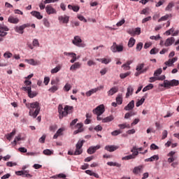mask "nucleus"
Here are the masks:
<instances>
[{"instance_id":"5","label":"nucleus","mask_w":179,"mask_h":179,"mask_svg":"<svg viewBox=\"0 0 179 179\" xmlns=\"http://www.w3.org/2000/svg\"><path fill=\"white\" fill-rule=\"evenodd\" d=\"M110 50L113 52H122L124 51V46L122 45H117V43L114 42L110 47Z\"/></svg>"},{"instance_id":"38","label":"nucleus","mask_w":179,"mask_h":179,"mask_svg":"<svg viewBox=\"0 0 179 179\" xmlns=\"http://www.w3.org/2000/svg\"><path fill=\"white\" fill-rule=\"evenodd\" d=\"M59 87L57 85H53L52 87H50L48 91L50 93H55L57 90H58Z\"/></svg>"},{"instance_id":"24","label":"nucleus","mask_w":179,"mask_h":179,"mask_svg":"<svg viewBox=\"0 0 179 179\" xmlns=\"http://www.w3.org/2000/svg\"><path fill=\"white\" fill-rule=\"evenodd\" d=\"M80 66H82V64H80L79 62H76L70 67V71H76V69H79Z\"/></svg>"},{"instance_id":"29","label":"nucleus","mask_w":179,"mask_h":179,"mask_svg":"<svg viewBox=\"0 0 179 179\" xmlns=\"http://www.w3.org/2000/svg\"><path fill=\"white\" fill-rule=\"evenodd\" d=\"M114 120V117L113 115L108 116L103 119H102V122L106 123V122H111Z\"/></svg>"},{"instance_id":"10","label":"nucleus","mask_w":179,"mask_h":179,"mask_svg":"<svg viewBox=\"0 0 179 179\" xmlns=\"http://www.w3.org/2000/svg\"><path fill=\"white\" fill-rule=\"evenodd\" d=\"M100 148H101V146H100V145H98L96 146H91L87 149V152L88 155H93L94 153H96V150H99V149H100Z\"/></svg>"},{"instance_id":"63","label":"nucleus","mask_w":179,"mask_h":179,"mask_svg":"<svg viewBox=\"0 0 179 179\" xmlns=\"http://www.w3.org/2000/svg\"><path fill=\"white\" fill-rule=\"evenodd\" d=\"M157 149H159V147L157 145H156L155 143L151 144L150 145L151 150H157Z\"/></svg>"},{"instance_id":"43","label":"nucleus","mask_w":179,"mask_h":179,"mask_svg":"<svg viewBox=\"0 0 179 179\" xmlns=\"http://www.w3.org/2000/svg\"><path fill=\"white\" fill-rule=\"evenodd\" d=\"M143 103H145V98L143 97L141 100H138L136 103V107H140V106H142V104H143Z\"/></svg>"},{"instance_id":"3","label":"nucleus","mask_w":179,"mask_h":179,"mask_svg":"<svg viewBox=\"0 0 179 179\" xmlns=\"http://www.w3.org/2000/svg\"><path fill=\"white\" fill-rule=\"evenodd\" d=\"M85 143V141H78L76 145V151L74 152H72V151H69L68 152V155H70L71 156H73V155L75 156H78L79 155H82L83 153V150H82V146H83V143Z\"/></svg>"},{"instance_id":"17","label":"nucleus","mask_w":179,"mask_h":179,"mask_svg":"<svg viewBox=\"0 0 179 179\" xmlns=\"http://www.w3.org/2000/svg\"><path fill=\"white\" fill-rule=\"evenodd\" d=\"M25 62H27V64H29V65H33L34 66H36V65H40L41 62L40 61H36L34 59H25Z\"/></svg>"},{"instance_id":"11","label":"nucleus","mask_w":179,"mask_h":179,"mask_svg":"<svg viewBox=\"0 0 179 179\" xmlns=\"http://www.w3.org/2000/svg\"><path fill=\"white\" fill-rule=\"evenodd\" d=\"M58 20L60 22V23H64V24H68L69 23V16L68 15H60L58 17Z\"/></svg>"},{"instance_id":"53","label":"nucleus","mask_w":179,"mask_h":179,"mask_svg":"<svg viewBox=\"0 0 179 179\" xmlns=\"http://www.w3.org/2000/svg\"><path fill=\"white\" fill-rule=\"evenodd\" d=\"M141 15H149V8H143L141 12Z\"/></svg>"},{"instance_id":"55","label":"nucleus","mask_w":179,"mask_h":179,"mask_svg":"<svg viewBox=\"0 0 179 179\" xmlns=\"http://www.w3.org/2000/svg\"><path fill=\"white\" fill-rule=\"evenodd\" d=\"M166 2V0H159V2H157L155 5L156 8H159V6H162L164 3Z\"/></svg>"},{"instance_id":"42","label":"nucleus","mask_w":179,"mask_h":179,"mask_svg":"<svg viewBox=\"0 0 179 179\" xmlns=\"http://www.w3.org/2000/svg\"><path fill=\"white\" fill-rule=\"evenodd\" d=\"M150 89H153V84H149L148 85L145 86L143 89V92H148V90H150Z\"/></svg>"},{"instance_id":"60","label":"nucleus","mask_w":179,"mask_h":179,"mask_svg":"<svg viewBox=\"0 0 179 179\" xmlns=\"http://www.w3.org/2000/svg\"><path fill=\"white\" fill-rule=\"evenodd\" d=\"M94 131H96V132H99V131H103V127H101L100 124L94 127Z\"/></svg>"},{"instance_id":"41","label":"nucleus","mask_w":179,"mask_h":179,"mask_svg":"<svg viewBox=\"0 0 179 179\" xmlns=\"http://www.w3.org/2000/svg\"><path fill=\"white\" fill-rule=\"evenodd\" d=\"M120 134H122V131H121L120 129L115 130L111 132L112 136H117V135H120Z\"/></svg>"},{"instance_id":"36","label":"nucleus","mask_w":179,"mask_h":179,"mask_svg":"<svg viewBox=\"0 0 179 179\" xmlns=\"http://www.w3.org/2000/svg\"><path fill=\"white\" fill-rule=\"evenodd\" d=\"M131 152H132L133 153L131 156H134V157H136V156L139 155V152H138V148H136V147H134L133 149H131Z\"/></svg>"},{"instance_id":"1","label":"nucleus","mask_w":179,"mask_h":179,"mask_svg":"<svg viewBox=\"0 0 179 179\" xmlns=\"http://www.w3.org/2000/svg\"><path fill=\"white\" fill-rule=\"evenodd\" d=\"M26 107L29 110V115H30V117H33V118H36L37 115L40 114V110H41V107H40V103H38V101L26 103Z\"/></svg>"},{"instance_id":"49","label":"nucleus","mask_w":179,"mask_h":179,"mask_svg":"<svg viewBox=\"0 0 179 179\" xmlns=\"http://www.w3.org/2000/svg\"><path fill=\"white\" fill-rule=\"evenodd\" d=\"M163 72V70L162 69H159L154 73V76L157 77L159 76V75H162V73Z\"/></svg>"},{"instance_id":"31","label":"nucleus","mask_w":179,"mask_h":179,"mask_svg":"<svg viewBox=\"0 0 179 179\" xmlns=\"http://www.w3.org/2000/svg\"><path fill=\"white\" fill-rule=\"evenodd\" d=\"M86 174H88L89 176H92L93 177H95V178H99V174L93 172L90 170L85 171Z\"/></svg>"},{"instance_id":"26","label":"nucleus","mask_w":179,"mask_h":179,"mask_svg":"<svg viewBox=\"0 0 179 179\" xmlns=\"http://www.w3.org/2000/svg\"><path fill=\"white\" fill-rule=\"evenodd\" d=\"M135 43H136V40H135V38H130L128 42V48H132V47H134V45H135Z\"/></svg>"},{"instance_id":"47","label":"nucleus","mask_w":179,"mask_h":179,"mask_svg":"<svg viewBox=\"0 0 179 179\" xmlns=\"http://www.w3.org/2000/svg\"><path fill=\"white\" fill-rule=\"evenodd\" d=\"M52 153H54V152L48 149L43 150V155H45L46 156H51Z\"/></svg>"},{"instance_id":"27","label":"nucleus","mask_w":179,"mask_h":179,"mask_svg":"<svg viewBox=\"0 0 179 179\" xmlns=\"http://www.w3.org/2000/svg\"><path fill=\"white\" fill-rule=\"evenodd\" d=\"M157 160H159V156L157 155H155L150 158L145 159V162H157Z\"/></svg>"},{"instance_id":"45","label":"nucleus","mask_w":179,"mask_h":179,"mask_svg":"<svg viewBox=\"0 0 179 179\" xmlns=\"http://www.w3.org/2000/svg\"><path fill=\"white\" fill-rule=\"evenodd\" d=\"M142 48H143V43L140 42L138 43H137L136 45V51H141L142 50Z\"/></svg>"},{"instance_id":"40","label":"nucleus","mask_w":179,"mask_h":179,"mask_svg":"<svg viewBox=\"0 0 179 179\" xmlns=\"http://www.w3.org/2000/svg\"><path fill=\"white\" fill-rule=\"evenodd\" d=\"M144 66H145V64H139L137 66L136 71H137V72L140 73L143 69Z\"/></svg>"},{"instance_id":"14","label":"nucleus","mask_w":179,"mask_h":179,"mask_svg":"<svg viewBox=\"0 0 179 179\" xmlns=\"http://www.w3.org/2000/svg\"><path fill=\"white\" fill-rule=\"evenodd\" d=\"M134 107L135 101L132 100L124 107V110H125V111H131V110H134Z\"/></svg>"},{"instance_id":"7","label":"nucleus","mask_w":179,"mask_h":179,"mask_svg":"<svg viewBox=\"0 0 179 179\" xmlns=\"http://www.w3.org/2000/svg\"><path fill=\"white\" fill-rule=\"evenodd\" d=\"M103 89H104V86L103 85H101L96 88L92 89L85 93V96H87V97H90L92 94H94V93H96V92H99V90H101Z\"/></svg>"},{"instance_id":"2","label":"nucleus","mask_w":179,"mask_h":179,"mask_svg":"<svg viewBox=\"0 0 179 179\" xmlns=\"http://www.w3.org/2000/svg\"><path fill=\"white\" fill-rule=\"evenodd\" d=\"M72 110H73V106L66 105L64 108L62 105H59L58 113L59 120H62L64 117H66L68 114H71V113H72Z\"/></svg>"},{"instance_id":"13","label":"nucleus","mask_w":179,"mask_h":179,"mask_svg":"<svg viewBox=\"0 0 179 179\" xmlns=\"http://www.w3.org/2000/svg\"><path fill=\"white\" fill-rule=\"evenodd\" d=\"M64 55L66 56H71L73 57V59L70 60V62L71 64H73L78 59V58H76V53L64 52Z\"/></svg>"},{"instance_id":"59","label":"nucleus","mask_w":179,"mask_h":179,"mask_svg":"<svg viewBox=\"0 0 179 179\" xmlns=\"http://www.w3.org/2000/svg\"><path fill=\"white\" fill-rule=\"evenodd\" d=\"M122 68H123L124 71H129L131 69V66L126 64V63L122 66Z\"/></svg>"},{"instance_id":"50","label":"nucleus","mask_w":179,"mask_h":179,"mask_svg":"<svg viewBox=\"0 0 179 179\" xmlns=\"http://www.w3.org/2000/svg\"><path fill=\"white\" fill-rule=\"evenodd\" d=\"M159 52V49L154 48L150 51V54L151 55H155V54H157Z\"/></svg>"},{"instance_id":"64","label":"nucleus","mask_w":179,"mask_h":179,"mask_svg":"<svg viewBox=\"0 0 179 179\" xmlns=\"http://www.w3.org/2000/svg\"><path fill=\"white\" fill-rule=\"evenodd\" d=\"M168 134H169V132L166 130H164L162 132V139H166L167 138Z\"/></svg>"},{"instance_id":"46","label":"nucleus","mask_w":179,"mask_h":179,"mask_svg":"<svg viewBox=\"0 0 179 179\" xmlns=\"http://www.w3.org/2000/svg\"><path fill=\"white\" fill-rule=\"evenodd\" d=\"M61 71V66H57L55 69L51 70V73H57Z\"/></svg>"},{"instance_id":"44","label":"nucleus","mask_w":179,"mask_h":179,"mask_svg":"<svg viewBox=\"0 0 179 179\" xmlns=\"http://www.w3.org/2000/svg\"><path fill=\"white\" fill-rule=\"evenodd\" d=\"M118 127L119 128H120V129H125V128H131L129 124H127V123L118 124Z\"/></svg>"},{"instance_id":"52","label":"nucleus","mask_w":179,"mask_h":179,"mask_svg":"<svg viewBox=\"0 0 179 179\" xmlns=\"http://www.w3.org/2000/svg\"><path fill=\"white\" fill-rule=\"evenodd\" d=\"M179 81L177 80H171V86H178Z\"/></svg>"},{"instance_id":"15","label":"nucleus","mask_w":179,"mask_h":179,"mask_svg":"<svg viewBox=\"0 0 179 179\" xmlns=\"http://www.w3.org/2000/svg\"><path fill=\"white\" fill-rule=\"evenodd\" d=\"M45 11L48 15H54V13H57V10L53 8L51 6L48 5L45 7Z\"/></svg>"},{"instance_id":"30","label":"nucleus","mask_w":179,"mask_h":179,"mask_svg":"<svg viewBox=\"0 0 179 179\" xmlns=\"http://www.w3.org/2000/svg\"><path fill=\"white\" fill-rule=\"evenodd\" d=\"M134 93V88L132 86H129L127 88V92L126 94V97H129Z\"/></svg>"},{"instance_id":"33","label":"nucleus","mask_w":179,"mask_h":179,"mask_svg":"<svg viewBox=\"0 0 179 179\" xmlns=\"http://www.w3.org/2000/svg\"><path fill=\"white\" fill-rule=\"evenodd\" d=\"M169 17H171V14L169 15L166 14V15L162 17L161 18H159L158 20L159 23H160V22H164L166 20H167V19H169Z\"/></svg>"},{"instance_id":"25","label":"nucleus","mask_w":179,"mask_h":179,"mask_svg":"<svg viewBox=\"0 0 179 179\" xmlns=\"http://www.w3.org/2000/svg\"><path fill=\"white\" fill-rule=\"evenodd\" d=\"M14 135H16V129H13L11 133L7 134L6 135V139L8 141H12V138L14 136Z\"/></svg>"},{"instance_id":"51","label":"nucleus","mask_w":179,"mask_h":179,"mask_svg":"<svg viewBox=\"0 0 179 179\" xmlns=\"http://www.w3.org/2000/svg\"><path fill=\"white\" fill-rule=\"evenodd\" d=\"M110 62H111V59L102 58V64L107 65V64H110Z\"/></svg>"},{"instance_id":"28","label":"nucleus","mask_w":179,"mask_h":179,"mask_svg":"<svg viewBox=\"0 0 179 179\" xmlns=\"http://www.w3.org/2000/svg\"><path fill=\"white\" fill-rule=\"evenodd\" d=\"M38 93L37 92H32L31 88H29V92H28V96L29 99H33L34 97H36Z\"/></svg>"},{"instance_id":"57","label":"nucleus","mask_w":179,"mask_h":179,"mask_svg":"<svg viewBox=\"0 0 179 179\" xmlns=\"http://www.w3.org/2000/svg\"><path fill=\"white\" fill-rule=\"evenodd\" d=\"M0 30H1L2 31H9V28H8V27L6 26H2V24H1Z\"/></svg>"},{"instance_id":"23","label":"nucleus","mask_w":179,"mask_h":179,"mask_svg":"<svg viewBox=\"0 0 179 179\" xmlns=\"http://www.w3.org/2000/svg\"><path fill=\"white\" fill-rule=\"evenodd\" d=\"M178 58L177 57H173V59H169L167 62H165V65L167 66H172L173 64L176 62Z\"/></svg>"},{"instance_id":"21","label":"nucleus","mask_w":179,"mask_h":179,"mask_svg":"<svg viewBox=\"0 0 179 179\" xmlns=\"http://www.w3.org/2000/svg\"><path fill=\"white\" fill-rule=\"evenodd\" d=\"M142 170H143V166L140 165L138 166L134 167L133 169L134 174H139V173H142Z\"/></svg>"},{"instance_id":"39","label":"nucleus","mask_w":179,"mask_h":179,"mask_svg":"<svg viewBox=\"0 0 179 179\" xmlns=\"http://www.w3.org/2000/svg\"><path fill=\"white\" fill-rule=\"evenodd\" d=\"M161 86L163 87H170L171 86V82L168 80H164V84L161 85Z\"/></svg>"},{"instance_id":"9","label":"nucleus","mask_w":179,"mask_h":179,"mask_svg":"<svg viewBox=\"0 0 179 179\" xmlns=\"http://www.w3.org/2000/svg\"><path fill=\"white\" fill-rule=\"evenodd\" d=\"M72 43L74 45H76V47H82V38H80L79 36H74Z\"/></svg>"},{"instance_id":"4","label":"nucleus","mask_w":179,"mask_h":179,"mask_svg":"<svg viewBox=\"0 0 179 179\" xmlns=\"http://www.w3.org/2000/svg\"><path fill=\"white\" fill-rule=\"evenodd\" d=\"M93 113L97 115L96 119L98 121H103V118H101L100 115L104 113V105H99L97 106L93 110Z\"/></svg>"},{"instance_id":"48","label":"nucleus","mask_w":179,"mask_h":179,"mask_svg":"<svg viewBox=\"0 0 179 179\" xmlns=\"http://www.w3.org/2000/svg\"><path fill=\"white\" fill-rule=\"evenodd\" d=\"M132 159H135V156L130 155H127L126 157H122V160H131Z\"/></svg>"},{"instance_id":"6","label":"nucleus","mask_w":179,"mask_h":179,"mask_svg":"<svg viewBox=\"0 0 179 179\" xmlns=\"http://www.w3.org/2000/svg\"><path fill=\"white\" fill-rule=\"evenodd\" d=\"M26 27H30V24H24L20 27H15V31H16V33H19L20 34H23V33H24V29H26Z\"/></svg>"},{"instance_id":"54","label":"nucleus","mask_w":179,"mask_h":179,"mask_svg":"<svg viewBox=\"0 0 179 179\" xmlns=\"http://www.w3.org/2000/svg\"><path fill=\"white\" fill-rule=\"evenodd\" d=\"M174 6L173 3H169L168 6L166 7L165 10L169 11L171 10V8Z\"/></svg>"},{"instance_id":"16","label":"nucleus","mask_w":179,"mask_h":179,"mask_svg":"<svg viewBox=\"0 0 179 179\" xmlns=\"http://www.w3.org/2000/svg\"><path fill=\"white\" fill-rule=\"evenodd\" d=\"M77 130L74 131V135L79 134L80 132H83V123H78L76 126Z\"/></svg>"},{"instance_id":"62","label":"nucleus","mask_w":179,"mask_h":179,"mask_svg":"<svg viewBox=\"0 0 179 179\" xmlns=\"http://www.w3.org/2000/svg\"><path fill=\"white\" fill-rule=\"evenodd\" d=\"M13 54L12 53H10V52H5L4 54H3V57H5V58H12V57H13Z\"/></svg>"},{"instance_id":"20","label":"nucleus","mask_w":179,"mask_h":179,"mask_svg":"<svg viewBox=\"0 0 179 179\" xmlns=\"http://www.w3.org/2000/svg\"><path fill=\"white\" fill-rule=\"evenodd\" d=\"M118 149V146L117 145H106L105 146V150L108 152H115Z\"/></svg>"},{"instance_id":"8","label":"nucleus","mask_w":179,"mask_h":179,"mask_svg":"<svg viewBox=\"0 0 179 179\" xmlns=\"http://www.w3.org/2000/svg\"><path fill=\"white\" fill-rule=\"evenodd\" d=\"M16 176H22V177H26L27 178H31L33 176L29 173V171H18L15 172Z\"/></svg>"},{"instance_id":"35","label":"nucleus","mask_w":179,"mask_h":179,"mask_svg":"<svg viewBox=\"0 0 179 179\" xmlns=\"http://www.w3.org/2000/svg\"><path fill=\"white\" fill-rule=\"evenodd\" d=\"M71 89H72V85L69 83H66L63 87L64 92H69Z\"/></svg>"},{"instance_id":"37","label":"nucleus","mask_w":179,"mask_h":179,"mask_svg":"<svg viewBox=\"0 0 179 179\" xmlns=\"http://www.w3.org/2000/svg\"><path fill=\"white\" fill-rule=\"evenodd\" d=\"M116 102L119 105L122 104V95H121V94L117 95V96L116 97Z\"/></svg>"},{"instance_id":"61","label":"nucleus","mask_w":179,"mask_h":179,"mask_svg":"<svg viewBox=\"0 0 179 179\" xmlns=\"http://www.w3.org/2000/svg\"><path fill=\"white\" fill-rule=\"evenodd\" d=\"M150 20H152V17L148 16L142 20V23H146V22H149Z\"/></svg>"},{"instance_id":"56","label":"nucleus","mask_w":179,"mask_h":179,"mask_svg":"<svg viewBox=\"0 0 179 179\" xmlns=\"http://www.w3.org/2000/svg\"><path fill=\"white\" fill-rule=\"evenodd\" d=\"M127 76H129V72L120 73V77L121 79H125Z\"/></svg>"},{"instance_id":"34","label":"nucleus","mask_w":179,"mask_h":179,"mask_svg":"<svg viewBox=\"0 0 179 179\" xmlns=\"http://www.w3.org/2000/svg\"><path fill=\"white\" fill-rule=\"evenodd\" d=\"M108 166H114V167H121V164L117 163V162H107Z\"/></svg>"},{"instance_id":"22","label":"nucleus","mask_w":179,"mask_h":179,"mask_svg":"<svg viewBox=\"0 0 179 179\" xmlns=\"http://www.w3.org/2000/svg\"><path fill=\"white\" fill-rule=\"evenodd\" d=\"M31 15L32 16H34V17H36V19H38L41 20V19H43V15H41V13L38 11H31Z\"/></svg>"},{"instance_id":"32","label":"nucleus","mask_w":179,"mask_h":179,"mask_svg":"<svg viewBox=\"0 0 179 179\" xmlns=\"http://www.w3.org/2000/svg\"><path fill=\"white\" fill-rule=\"evenodd\" d=\"M129 34H131V36L133 34H138L139 36V34H141V28L138 27V28H136L134 29V31H129Z\"/></svg>"},{"instance_id":"19","label":"nucleus","mask_w":179,"mask_h":179,"mask_svg":"<svg viewBox=\"0 0 179 179\" xmlns=\"http://www.w3.org/2000/svg\"><path fill=\"white\" fill-rule=\"evenodd\" d=\"M107 93L108 96H113L115 93H118V87H113Z\"/></svg>"},{"instance_id":"18","label":"nucleus","mask_w":179,"mask_h":179,"mask_svg":"<svg viewBox=\"0 0 179 179\" xmlns=\"http://www.w3.org/2000/svg\"><path fill=\"white\" fill-rule=\"evenodd\" d=\"M8 23H13V24H17V23H19V22H20V20L17 17H15L10 15L8 18Z\"/></svg>"},{"instance_id":"12","label":"nucleus","mask_w":179,"mask_h":179,"mask_svg":"<svg viewBox=\"0 0 179 179\" xmlns=\"http://www.w3.org/2000/svg\"><path fill=\"white\" fill-rule=\"evenodd\" d=\"M176 38H174V37L168 38L164 43V46L170 47V45H173V44H174Z\"/></svg>"},{"instance_id":"58","label":"nucleus","mask_w":179,"mask_h":179,"mask_svg":"<svg viewBox=\"0 0 179 179\" xmlns=\"http://www.w3.org/2000/svg\"><path fill=\"white\" fill-rule=\"evenodd\" d=\"M43 24L45 26V27H48L50 26V22L47 18H44L43 20Z\"/></svg>"}]
</instances>
